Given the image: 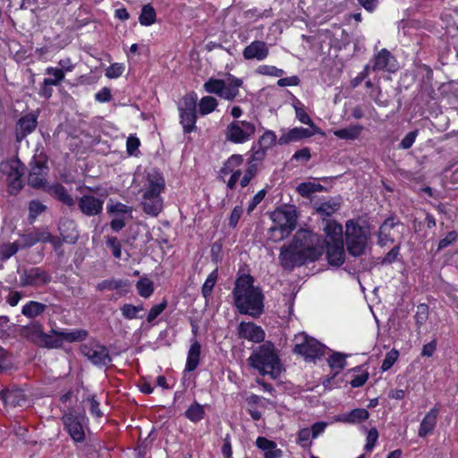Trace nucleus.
I'll use <instances>...</instances> for the list:
<instances>
[{
    "mask_svg": "<svg viewBox=\"0 0 458 458\" xmlns=\"http://www.w3.org/2000/svg\"><path fill=\"white\" fill-rule=\"evenodd\" d=\"M19 335L40 348L58 349L64 343H75L85 340L89 332L85 329H73L72 331L60 328H51L48 333H45L43 325L38 321H32L26 326L19 328Z\"/></svg>",
    "mask_w": 458,
    "mask_h": 458,
    "instance_id": "1",
    "label": "nucleus"
},
{
    "mask_svg": "<svg viewBox=\"0 0 458 458\" xmlns=\"http://www.w3.org/2000/svg\"><path fill=\"white\" fill-rule=\"evenodd\" d=\"M254 278L249 274L240 276L234 284V305L241 314L258 318L264 311V295L259 287L253 284Z\"/></svg>",
    "mask_w": 458,
    "mask_h": 458,
    "instance_id": "2",
    "label": "nucleus"
},
{
    "mask_svg": "<svg viewBox=\"0 0 458 458\" xmlns=\"http://www.w3.org/2000/svg\"><path fill=\"white\" fill-rule=\"evenodd\" d=\"M250 366L259 370L261 375H270L276 378L281 373L279 357L273 343L266 342L253 350L248 358Z\"/></svg>",
    "mask_w": 458,
    "mask_h": 458,
    "instance_id": "3",
    "label": "nucleus"
},
{
    "mask_svg": "<svg viewBox=\"0 0 458 458\" xmlns=\"http://www.w3.org/2000/svg\"><path fill=\"white\" fill-rule=\"evenodd\" d=\"M148 187L142 195V208L151 216H157L163 208V199L160 194L165 189V179L157 171L148 174Z\"/></svg>",
    "mask_w": 458,
    "mask_h": 458,
    "instance_id": "4",
    "label": "nucleus"
},
{
    "mask_svg": "<svg viewBox=\"0 0 458 458\" xmlns=\"http://www.w3.org/2000/svg\"><path fill=\"white\" fill-rule=\"evenodd\" d=\"M293 249H297L306 256L310 261L318 259L326 250V240L310 230L297 231L291 242Z\"/></svg>",
    "mask_w": 458,
    "mask_h": 458,
    "instance_id": "5",
    "label": "nucleus"
},
{
    "mask_svg": "<svg viewBox=\"0 0 458 458\" xmlns=\"http://www.w3.org/2000/svg\"><path fill=\"white\" fill-rule=\"evenodd\" d=\"M275 224L270 228L271 238L277 242L288 237L296 228L297 212L293 206H286L275 210L271 215Z\"/></svg>",
    "mask_w": 458,
    "mask_h": 458,
    "instance_id": "6",
    "label": "nucleus"
},
{
    "mask_svg": "<svg viewBox=\"0 0 458 458\" xmlns=\"http://www.w3.org/2000/svg\"><path fill=\"white\" fill-rule=\"evenodd\" d=\"M61 420L64 430L75 444L84 443L86 431L89 429V419L83 411L67 409L64 411Z\"/></svg>",
    "mask_w": 458,
    "mask_h": 458,
    "instance_id": "7",
    "label": "nucleus"
},
{
    "mask_svg": "<svg viewBox=\"0 0 458 458\" xmlns=\"http://www.w3.org/2000/svg\"><path fill=\"white\" fill-rule=\"evenodd\" d=\"M345 227V241L348 253L353 257H360L364 254L368 245L369 229L360 226L354 220H348Z\"/></svg>",
    "mask_w": 458,
    "mask_h": 458,
    "instance_id": "8",
    "label": "nucleus"
},
{
    "mask_svg": "<svg viewBox=\"0 0 458 458\" xmlns=\"http://www.w3.org/2000/svg\"><path fill=\"white\" fill-rule=\"evenodd\" d=\"M242 80L228 73L226 81L220 79L210 78L204 83V89L210 94H216L221 98L233 101L239 95V89L242 86Z\"/></svg>",
    "mask_w": 458,
    "mask_h": 458,
    "instance_id": "9",
    "label": "nucleus"
},
{
    "mask_svg": "<svg viewBox=\"0 0 458 458\" xmlns=\"http://www.w3.org/2000/svg\"><path fill=\"white\" fill-rule=\"evenodd\" d=\"M24 170V165L17 158L0 163V172L6 176L10 194L15 195L22 189Z\"/></svg>",
    "mask_w": 458,
    "mask_h": 458,
    "instance_id": "10",
    "label": "nucleus"
},
{
    "mask_svg": "<svg viewBox=\"0 0 458 458\" xmlns=\"http://www.w3.org/2000/svg\"><path fill=\"white\" fill-rule=\"evenodd\" d=\"M19 285L21 287L38 288L52 281L51 275L40 267L18 268Z\"/></svg>",
    "mask_w": 458,
    "mask_h": 458,
    "instance_id": "11",
    "label": "nucleus"
},
{
    "mask_svg": "<svg viewBox=\"0 0 458 458\" xmlns=\"http://www.w3.org/2000/svg\"><path fill=\"white\" fill-rule=\"evenodd\" d=\"M255 124L247 121L235 120L230 123L225 131V140L234 144L249 141L255 134Z\"/></svg>",
    "mask_w": 458,
    "mask_h": 458,
    "instance_id": "12",
    "label": "nucleus"
},
{
    "mask_svg": "<svg viewBox=\"0 0 458 458\" xmlns=\"http://www.w3.org/2000/svg\"><path fill=\"white\" fill-rule=\"evenodd\" d=\"M326 351V346L312 337L303 336V341L295 344L293 352L302 355L306 360L314 361L320 359Z\"/></svg>",
    "mask_w": 458,
    "mask_h": 458,
    "instance_id": "13",
    "label": "nucleus"
},
{
    "mask_svg": "<svg viewBox=\"0 0 458 458\" xmlns=\"http://www.w3.org/2000/svg\"><path fill=\"white\" fill-rule=\"evenodd\" d=\"M280 265L285 270H293L296 267L304 265L310 260L303 253L297 249H293L292 244L283 245L280 249V254L278 257Z\"/></svg>",
    "mask_w": 458,
    "mask_h": 458,
    "instance_id": "14",
    "label": "nucleus"
},
{
    "mask_svg": "<svg viewBox=\"0 0 458 458\" xmlns=\"http://www.w3.org/2000/svg\"><path fill=\"white\" fill-rule=\"evenodd\" d=\"M81 353L88 360L99 368L108 365L112 361L108 349L101 344H83L81 348Z\"/></svg>",
    "mask_w": 458,
    "mask_h": 458,
    "instance_id": "15",
    "label": "nucleus"
},
{
    "mask_svg": "<svg viewBox=\"0 0 458 458\" xmlns=\"http://www.w3.org/2000/svg\"><path fill=\"white\" fill-rule=\"evenodd\" d=\"M30 168L28 175V183L32 188L44 189L47 188V176L48 174V166L43 160L34 159L30 164Z\"/></svg>",
    "mask_w": 458,
    "mask_h": 458,
    "instance_id": "16",
    "label": "nucleus"
},
{
    "mask_svg": "<svg viewBox=\"0 0 458 458\" xmlns=\"http://www.w3.org/2000/svg\"><path fill=\"white\" fill-rule=\"evenodd\" d=\"M104 200L93 195L84 194L78 199V208L87 216H94L102 213Z\"/></svg>",
    "mask_w": 458,
    "mask_h": 458,
    "instance_id": "17",
    "label": "nucleus"
},
{
    "mask_svg": "<svg viewBox=\"0 0 458 458\" xmlns=\"http://www.w3.org/2000/svg\"><path fill=\"white\" fill-rule=\"evenodd\" d=\"M238 336L253 343H262L266 334L261 327L253 322H241L238 326Z\"/></svg>",
    "mask_w": 458,
    "mask_h": 458,
    "instance_id": "18",
    "label": "nucleus"
},
{
    "mask_svg": "<svg viewBox=\"0 0 458 458\" xmlns=\"http://www.w3.org/2000/svg\"><path fill=\"white\" fill-rule=\"evenodd\" d=\"M38 125V115L33 113L21 116L15 128L16 141L21 142L29 134L33 132Z\"/></svg>",
    "mask_w": 458,
    "mask_h": 458,
    "instance_id": "19",
    "label": "nucleus"
},
{
    "mask_svg": "<svg viewBox=\"0 0 458 458\" xmlns=\"http://www.w3.org/2000/svg\"><path fill=\"white\" fill-rule=\"evenodd\" d=\"M46 73L48 75L55 76V79H44L38 95L44 98H50L53 94L52 86H57L64 79V72L63 69L48 67L46 69Z\"/></svg>",
    "mask_w": 458,
    "mask_h": 458,
    "instance_id": "20",
    "label": "nucleus"
},
{
    "mask_svg": "<svg viewBox=\"0 0 458 458\" xmlns=\"http://www.w3.org/2000/svg\"><path fill=\"white\" fill-rule=\"evenodd\" d=\"M396 61L392 54L386 48L381 49L371 60L370 69L376 71L394 72Z\"/></svg>",
    "mask_w": 458,
    "mask_h": 458,
    "instance_id": "21",
    "label": "nucleus"
},
{
    "mask_svg": "<svg viewBox=\"0 0 458 458\" xmlns=\"http://www.w3.org/2000/svg\"><path fill=\"white\" fill-rule=\"evenodd\" d=\"M399 224L400 221L394 216H390L383 222L377 233V244L380 247H385L387 243H393L394 242L393 231Z\"/></svg>",
    "mask_w": 458,
    "mask_h": 458,
    "instance_id": "22",
    "label": "nucleus"
},
{
    "mask_svg": "<svg viewBox=\"0 0 458 458\" xmlns=\"http://www.w3.org/2000/svg\"><path fill=\"white\" fill-rule=\"evenodd\" d=\"M0 396L4 404L9 407H21L27 403L26 395L20 388L12 387L2 390Z\"/></svg>",
    "mask_w": 458,
    "mask_h": 458,
    "instance_id": "23",
    "label": "nucleus"
},
{
    "mask_svg": "<svg viewBox=\"0 0 458 458\" xmlns=\"http://www.w3.org/2000/svg\"><path fill=\"white\" fill-rule=\"evenodd\" d=\"M316 132L310 129L303 127H295L290 130H284L281 136L278 139L279 145H286L291 142L299 141L303 139L310 138Z\"/></svg>",
    "mask_w": 458,
    "mask_h": 458,
    "instance_id": "24",
    "label": "nucleus"
},
{
    "mask_svg": "<svg viewBox=\"0 0 458 458\" xmlns=\"http://www.w3.org/2000/svg\"><path fill=\"white\" fill-rule=\"evenodd\" d=\"M327 258L331 266L340 267L344 262V241L334 242L326 240Z\"/></svg>",
    "mask_w": 458,
    "mask_h": 458,
    "instance_id": "25",
    "label": "nucleus"
},
{
    "mask_svg": "<svg viewBox=\"0 0 458 458\" xmlns=\"http://www.w3.org/2000/svg\"><path fill=\"white\" fill-rule=\"evenodd\" d=\"M269 54L268 47L264 41L255 40L248 45L243 52V57L246 60L257 59L262 61L267 57Z\"/></svg>",
    "mask_w": 458,
    "mask_h": 458,
    "instance_id": "26",
    "label": "nucleus"
},
{
    "mask_svg": "<svg viewBox=\"0 0 458 458\" xmlns=\"http://www.w3.org/2000/svg\"><path fill=\"white\" fill-rule=\"evenodd\" d=\"M45 191L56 200L63 204L72 208L75 205V200L72 196L68 192L66 188L61 183H54L45 188Z\"/></svg>",
    "mask_w": 458,
    "mask_h": 458,
    "instance_id": "27",
    "label": "nucleus"
},
{
    "mask_svg": "<svg viewBox=\"0 0 458 458\" xmlns=\"http://www.w3.org/2000/svg\"><path fill=\"white\" fill-rule=\"evenodd\" d=\"M438 414L439 409L437 407H433L429 410L428 412L426 413L420 424L418 430V435L420 437H426L428 435L433 432L437 425Z\"/></svg>",
    "mask_w": 458,
    "mask_h": 458,
    "instance_id": "28",
    "label": "nucleus"
},
{
    "mask_svg": "<svg viewBox=\"0 0 458 458\" xmlns=\"http://www.w3.org/2000/svg\"><path fill=\"white\" fill-rule=\"evenodd\" d=\"M323 231L327 236V241L330 242L344 241L343 226L335 220L323 218Z\"/></svg>",
    "mask_w": 458,
    "mask_h": 458,
    "instance_id": "29",
    "label": "nucleus"
},
{
    "mask_svg": "<svg viewBox=\"0 0 458 458\" xmlns=\"http://www.w3.org/2000/svg\"><path fill=\"white\" fill-rule=\"evenodd\" d=\"M59 233L63 241L67 243H75L79 238L75 223L71 219H65L59 224Z\"/></svg>",
    "mask_w": 458,
    "mask_h": 458,
    "instance_id": "30",
    "label": "nucleus"
},
{
    "mask_svg": "<svg viewBox=\"0 0 458 458\" xmlns=\"http://www.w3.org/2000/svg\"><path fill=\"white\" fill-rule=\"evenodd\" d=\"M369 417V412L364 408L353 409L348 413L342 414L338 418V421L348 424H359L365 421Z\"/></svg>",
    "mask_w": 458,
    "mask_h": 458,
    "instance_id": "31",
    "label": "nucleus"
},
{
    "mask_svg": "<svg viewBox=\"0 0 458 458\" xmlns=\"http://www.w3.org/2000/svg\"><path fill=\"white\" fill-rule=\"evenodd\" d=\"M200 351V344L197 340L194 341L188 351L185 372H191L197 369L199 363Z\"/></svg>",
    "mask_w": 458,
    "mask_h": 458,
    "instance_id": "32",
    "label": "nucleus"
},
{
    "mask_svg": "<svg viewBox=\"0 0 458 458\" xmlns=\"http://www.w3.org/2000/svg\"><path fill=\"white\" fill-rule=\"evenodd\" d=\"M47 306L44 303L30 301L21 308V314L30 319H34L41 316L47 310Z\"/></svg>",
    "mask_w": 458,
    "mask_h": 458,
    "instance_id": "33",
    "label": "nucleus"
},
{
    "mask_svg": "<svg viewBox=\"0 0 458 458\" xmlns=\"http://www.w3.org/2000/svg\"><path fill=\"white\" fill-rule=\"evenodd\" d=\"M130 283L128 280H122V279H108V280H103L102 282L98 283L97 285V289L98 291H103L106 289L108 290H120L123 293H127L130 291Z\"/></svg>",
    "mask_w": 458,
    "mask_h": 458,
    "instance_id": "34",
    "label": "nucleus"
},
{
    "mask_svg": "<svg viewBox=\"0 0 458 458\" xmlns=\"http://www.w3.org/2000/svg\"><path fill=\"white\" fill-rule=\"evenodd\" d=\"M293 106L295 110V116L301 123L309 125L314 132H320V129L310 119L304 109L303 104L300 100L296 99Z\"/></svg>",
    "mask_w": 458,
    "mask_h": 458,
    "instance_id": "35",
    "label": "nucleus"
},
{
    "mask_svg": "<svg viewBox=\"0 0 458 458\" xmlns=\"http://www.w3.org/2000/svg\"><path fill=\"white\" fill-rule=\"evenodd\" d=\"M363 131L360 124H352L346 128H342L334 131V134L342 140H354L358 139Z\"/></svg>",
    "mask_w": 458,
    "mask_h": 458,
    "instance_id": "36",
    "label": "nucleus"
},
{
    "mask_svg": "<svg viewBox=\"0 0 458 458\" xmlns=\"http://www.w3.org/2000/svg\"><path fill=\"white\" fill-rule=\"evenodd\" d=\"M205 414L204 406L197 401H194L184 412L185 417L193 423L202 420Z\"/></svg>",
    "mask_w": 458,
    "mask_h": 458,
    "instance_id": "37",
    "label": "nucleus"
},
{
    "mask_svg": "<svg viewBox=\"0 0 458 458\" xmlns=\"http://www.w3.org/2000/svg\"><path fill=\"white\" fill-rule=\"evenodd\" d=\"M325 187L319 183L311 182H304L298 184L296 191L303 198H310L311 194L323 191Z\"/></svg>",
    "mask_w": 458,
    "mask_h": 458,
    "instance_id": "38",
    "label": "nucleus"
},
{
    "mask_svg": "<svg viewBox=\"0 0 458 458\" xmlns=\"http://www.w3.org/2000/svg\"><path fill=\"white\" fill-rule=\"evenodd\" d=\"M196 112H180V123L184 133H190L196 130Z\"/></svg>",
    "mask_w": 458,
    "mask_h": 458,
    "instance_id": "39",
    "label": "nucleus"
},
{
    "mask_svg": "<svg viewBox=\"0 0 458 458\" xmlns=\"http://www.w3.org/2000/svg\"><path fill=\"white\" fill-rule=\"evenodd\" d=\"M106 212L109 215H113L118 217H123V216L125 214H128L131 216L132 208L131 207H129L121 202L114 203L112 199H110V202L106 205Z\"/></svg>",
    "mask_w": 458,
    "mask_h": 458,
    "instance_id": "40",
    "label": "nucleus"
},
{
    "mask_svg": "<svg viewBox=\"0 0 458 458\" xmlns=\"http://www.w3.org/2000/svg\"><path fill=\"white\" fill-rule=\"evenodd\" d=\"M198 97L195 92L185 95L179 103V112H196Z\"/></svg>",
    "mask_w": 458,
    "mask_h": 458,
    "instance_id": "41",
    "label": "nucleus"
},
{
    "mask_svg": "<svg viewBox=\"0 0 458 458\" xmlns=\"http://www.w3.org/2000/svg\"><path fill=\"white\" fill-rule=\"evenodd\" d=\"M157 13L150 4L143 5L139 17L140 23L143 26H150L156 22Z\"/></svg>",
    "mask_w": 458,
    "mask_h": 458,
    "instance_id": "42",
    "label": "nucleus"
},
{
    "mask_svg": "<svg viewBox=\"0 0 458 458\" xmlns=\"http://www.w3.org/2000/svg\"><path fill=\"white\" fill-rule=\"evenodd\" d=\"M49 240V232L47 230H36L25 235L26 243L33 246L38 242H47Z\"/></svg>",
    "mask_w": 458,
    "mask_h": 458,
    "instance_id": "43",
    "label": "nucleus"
},
{
    "mask_svg": "<svg viewBox=\"0 0 458 458\" xmlns=\"http://www.w3.org/2000/svg\"><path fill=\"white\" fill-rule=\"evenodd\" d=\"M340 208V203L335 200H328L321 202L316 208L317 212L321 216H325L327 217L331 216L334 213H335Z\"/></svg>",
    "mask_w": 458,
    "mask_h": 458,
    "instance_id": "44",
    "label": "nucleus"
},
{
    "mask_svg": "<svg viewBox=\"0 0 458 458\" xmlns=\"http://www.w3.org/2000/svg\"><path fill=\"white\" fill-rule=\"evenodd\" d=\"M217 278L218 271L217 268H216L208 276L206 281L202 285L201 293L205 299L210 297L213 288L217 281Z\"/></svg>",
    "mask_w": 458,
    "mask_h": 458,
    "instance_id": "45",
    "label": "nucleus"
},
{
    "mask_svg": "<svg viewBox=\"0 0 458 458\" xmlns=\"http://www.w3.org/2000/svg\"><path fill=\"white\" fill-rule=\"evenodd\" d=\"M217 106V100L210 96L203 97L199 103V110L201 115L213 112Z\"/></svg>",
    "mask_w": 458,
    "mask_h": 458,
    "instance_id": "46",
    "label": "nucleus"
},
{
    "mask_svg": "<svg viewBox=\"0 0 458 458\" xmlns=\"http://www.w3.org/2000/svg\"><path fill=\"white\" fill-rule=\"evenodd\" d=\"M139 294L143 298H148L154 292L153 282L148 278H141L136 284Z\"/></svg>",
    "mask_w": 458,
    "mask_h": 458,
    "instance_id": "47",
    "label": "nucleus"
},
{
    "mask_svg": "<svg viewBox=\"0 0 458 458\" xmlns=\"http://www.w3.org/2000/svg\"><path fill=\"white\" fill-rule=\"evenodd\" d=\"M429 309L425 303H420L417 306L416 313L414 316L417 329L419 330L422 325L425 324L428 318Z\"/></svg>",
    "mask_w": 458,
    "mask_h": 458,
    "instance_id": "48",
    "label": "nucleus"
},
{
    "mask_svg": "<svg viewBox=\"0 0 458 458\" xmlns=\"http://www.w3.org/2000/svg\"><path fill=\"white\" fill-rule=\"evenodd\" d=\"M143 310L142 305L134 306L132 304H124L121 307V312L124 318L134 319L140 318L138 313Z\"/></svg>",
    "mask_w": 458,
    "mask_h": 458,
    "instance_id": "49",
    "label": "nucleus"
},
{
    "mask_svg": "<svg viewBox=\"0 0 458 458\" xmlns=\"http://www.w3.org/2000/svg\"><path fill=\"white\" fill-rule=\"evenodd\" d=\"M327 363L332 369H337L336 371L339 372L346 365L345 355L335 352L328 357Z\"/></svg>",
    "mask_w": 458,
    "mask_h": 458,
    "instance_id": "50",
    "label": "nucleus"
},
{
    "mask_svg": "<svg viewBox=\"0 0 458 458\" xmlns=\"http://www.w3.org/2000/svg\"><path fill=\"white\" fill-rule=\"evenodd\" d=\"M276 142V135L273 131H266L259 138L257 145L268 149L272 148Z\"/></svg>",
    "mask_w": 458,
    "mask_h": 458,
    "instance_id": "51",
    "label": "nucleus"
},
{
    "mask_svg": "<svg viewBox=\"0 0 458 458\" xmlns=\"http://www.w3.org/2000/svg\"><path fill=\"white\" fill-rule=\"evenodd\" d=\"M18 251V245L16 242L4 243L0 245V259L4 261L9 259Z\"/></svg>",
    "mask_w": 458,
    "mask_h": 458,
    "instance_id": "52",
    "label": "nucleus"
},
{
    "mask_svg": "<svg viewBox=\"0 0 458 458\" xmlns=\"http://www.w3.org/2000/svg\"><path fill=\"white\" fill-rule=\"evenodd\" d=\"M47 209L46 205H44L39 200H31L29 204V219L35 220L38 215L44 212Z\"/></svg>",
    "mask_w": 458,
    "mask_h": 458,
    "instance_id": "53",
    "label": "nucleus"
},
{
    "mask_svg": "<svg viewBox=\"0 0 458 458\" xmlns=\"http://www.w3.org/2000/svg\"><path fill=\"white\" fill-rule=\"evenodd\" d=\"M399 356L398 351L395 349H392L386 354V357L382 362L381 369L383 371H386L392 368V366L395 363Z\"/></svg>",
    "mask_w": 458,
    "mask_h": 458,
    "instance_id": "54",
    "label": "nucleus"
},
{
    "mask_svg": "<svg viewBox=\"0 0 458 458\" xmlns=\"http://www.w3.org/2000/svg\"><path fill=\"white\" fill-rule=\"evenodd\" d=\"M106 246L112 250V254L116 259H121V242L115 236H108L106 239Z\"/></svg>",
    "mask_w": 458,
    "mask_h": 458,
    "instance_id": "55",
    "label": "nucleus"
},
{
    "mask_svg": "<svg viewBox=\"0 0 458 458\" xmlns=\"http://www.w3.org/2000/svg\"><path fill=\"white\" fill-rule=\"evenodd\" d=\"M400 244L394 246L390 251L386 253L385 257L381 259L379 263L381 265H390L395 262L400 256Z\"/></svg>",
    "mask_w": 458,
    "mask_h": 458,
    "instance_id": "56",
    "label": "nucleus"
},
{
    "mask_svg": "<svg viewBox=\"0 0 458 458\" xmlns=\"http://www.w3.org/2000/svg\"><path fill=\"white\" fill-rule=\"evenodd\" d=\"M257 171H258L257 165L249 163V165H248L243 176L240 180L241 186L246 187L250 183L251 179L255 177V175L257 174Z\"/></svg>",
    "mask_w": 458,
    "mask_h": 458,
    "instance_id": "57",
    "label": "nucleus"
},
{
    "mask_svg": "<svg viewBox=\"0 0 458 458\" xmlns=\"http://www.w3.org/2000/svg\"><path fill=\"white\" fill-rule=\"evenodd\" d=\"M167 301L164 300L159 304L154 305L147 316V321L151 323L154 321L166 308Z\"/></svg>",
    "mask_w": 458,
    "mask_h": 458,
    "instance_id": "58",
    "label": "nucleus"
},
{
    "mask_svg": "<svg viewBox=\"0 0 458 458\" xmlns=\"http://www.w3.org/2000/svg\"><path fill=\"white\" fill-rule=\"evenodd\" d=\"M267 150L259 145H254L251 148V156L249 158L250 164H255L254 162L262 161L267 156Z\"/></svg>",
    "mask_w": 458,
    "mask_h": 458,
    "instance_id": "59",
    "label": "nucleus"
},
{
    "mask_svg": "<svg viewBox=\"0 0 458 458\" xmlns=\"http://www.w3.org/2000/svg\"><path fill=\"white\" fill-rule=\"evenodd\" d=\"M257 72L263 75L274 77H281L284 73V70L278 69L273 65H260L259 66Z\"/></svg>",
    "mask_w": 458,
    "mask_h": 458,
    "instance_id": "60",
    "label": "nucleus"
},
{
    "mask_svg": "<svg viewBox=\"0 0 458 458\" xmlns=\"http://www.w3.org/2000/svg\"><path fill=\"white\" fill-rule=\"evenodd\" d=\"M457 239L458 233L456 231L449 232L445 238L439 241L437 251H440L445 248L448 247L449 245L453 244L457 241Z\"/></svg>",
    "mask_w": 458,
    "mask_h": 458,
    "instance_id": "61",
    "label": "nucleus"
},
{
    "mask_svg": "<svg viewBox=\"0 0 458 458\" xmlns=\"http://www.w3.org/2000/svg\"><path fill=\"white\" fill-rule=\"evenodd\" d=\"M124 66L123 64L114 63L106 70V76L110 79L119 78L122 76Z\"/></svg>",
    "mask_w": 458,
    "mask_h": 458,
    "instance_id": "62",
    "label": "nucleus"
},
{
    "mask_svg": "<svg viewBox=\"0 0 458 458\" xmlns=\"http://www.w3.org/2000/svg\"><path fill=\"white\" fill-rule=\"evenodd\" d=\"M378 438V432L376 428H371L367 435V443L364 446V449L367 452H370L376 445V443Z\"/></svg>",
    "mask_w": 458,
    "mask_h": 458,
    "instance_id": "63",
    "label": "nucleus"
},
{
    "mask_svg": "<svg viewBox=\"0 0 458 458\" xmlns=\"http://www.w3.org/2000/svg\"><path fill=\"white\" fill-rule=\"evenodd\" d=\"M418 130H414V131H410L409 133H407L404 138L401 140V142L399 143V148H402V149H408L410 148L415 140H416V137L418 136Z\"/></svg>",
    "mask_w": 458,
    "mask_h": 458,
    "instance_id": "64",
    "label": "nucleus"
}]
</instances>
